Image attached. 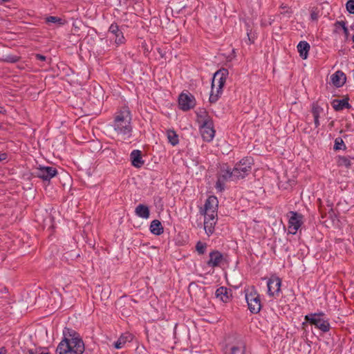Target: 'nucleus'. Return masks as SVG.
<instances>
[{
  "instance_id": "1",
  "label": "nucleus",
  "mask_w": 354,
  "mask_h": 354,
  "mask_svg": "<svg viewBox=\"0 0 354 354\" xmlns=\"http://www.w3.org/2000/svg\"><path fill=\"white\" fill-rule=\"evenodd\" d=\"M131 115L128 107H122L116 113L114 120V130L118 135H121L124 139L129 138L132 131L131 125Z\"/></svg>"
},
{
  "instance_id": "2",
  "label": "nucleus",
  "mask_w": 354,
  "mask_h": 354,
  "mask_svg": "<svg viewBox=\"0 0 354 354\" xmlns=\"http://www.w3.org/2000/svg\"><path fill=\"white\" fill-rule=\"evenodd\" d=\"M83 341L77 337L64 338L58 345L57 354H82L84 351Z\"/></svg>"
},
{
  "instance_id": "3",
  "label": "nucleus",
  "mask_w": 354,
  "mask_h": 354,
  "mask_svg": "<svg viewBox=\"0 0 354 354\" xmlns=\"http://www.w3.org/2000/svg\"><path fill=\"white\" fill-rule=\"evenodd\" d=\"M228 70L222 68L216 71L213 77L212 82V91L209 96V102H216L221 94L222 93V88L226 82L228 75Z\"/></svg>"
},
{
  "instance_id": "4",
  "label": "nucleus",
  "mask_w": 354,
  "mask_h": 354,
  "mask_svg": "<svg viewBox=\"0 0 354 354\" xmlns=\"http://www.w3.org/2000/svg\"><path fill=\"white\" fill-rule=\"evenodd\" d=\"M245 299L249 310L253 313L260 311L261 305L259 295L254 287H250L245 290Z\"/></svg>"
},
{
  "instance_id": "5",
  "label": "nucleus",
  "mask_w": 354,
  "mask_h": 354,
  "mask_svg": "<svg viewBox=\"0 0 354 354\" xmlns=\"http://www.w3.org/2000/svg\"><path fill=\"white\" fill-rule=\"evenodd\" d=\"M252 165V159L251 158H243L239 163L236 164L232 170V175L235 176L236 180L243 178L251 170Z\"/></svg>"
},
{
  "instance_id": "6",
  "label": "nucleus",
  "mask_w": 354,
  "mask_h": 354,
  "mask_svg": "<svg viewBox=\"0 0 354 354\" xmlns=\"http://www.w3.org/2000/svg\"><path fill=\"white\" fill-rule=\"evenodd\" d=\"M323 313L310 314L305 316V320L312 325H315L317 328L323 332H327L330 329L329 323L322 318Z\"/></svg>"
},
{
  "instance_id": "7",
  "label": "nucleus",
  "mask_w": 354,
  "mask_h": 354,
  "mask_svg": "<svg viewBox=\"0 0 354 354\" xmlns=\"http://www.w3.org/2000/svg\"><path fill=\"white\" fill-rule=\"evenodd\" d=\"M57 171L52 167H40L36 168L32 174L43 180H50L53 177L55 176Z\"/></svg>"
},
{
  "instance_id": "8",
  "label": "nucleus",
  "mask_w": 354,
  "mask_h": 354,
  "mask_svg": "<svg viewBox=\"0 0 354 354\" xmlns=\"http://www.w3.org/2000/svg\"><path fill=\"white\" fill-rule=\"evenodd\" d=\"M178 104L182 110L186 111L194 107L196 100L190 93H182L178 97Z\"/></svg>"
},
{
  "instance_id": "9",
  "label": "nucleus",
  "mask_w": 354,
  "mask_h": 354,
  "mask_svg": "<svg viewBox=\"0 0 354 354\" xmlns=\"http://www.w3.org/2000/svg\"><path fill=\"white\" fill-rule=\"evenodd\" d=\"M288 221V232L295 234L302 223V216L295 212H290Z\"/></svg>"
},
{
  "instance_id": "10",
  "label": "nucleus",
  "mask_w": 354,
  "mask_h": 354,
  "mask_svg": "<svg viewBox=\"0 0 354 354\" xmlns=\"http://www.w3.org/2000/svg\"><path fill=\"white\" fill-rule=\"evenodd\" d=\"M227 180H236L235 176L232 175V171L230 170H222L221 173L218 176V180L216 184V187L220 192L224 189L225 183Z\"/></svg>"
},
{
  "instance_id": "11",
  "label": "nucleus",
  "mask_w": 354,
  "mask_h": 354,
  "mask_svg": "<svg viewBox=\"0 0 354 354\" xmlns=\"http://www.w3.org/2000/svg\"><path fill=\"white\" fill-rule=\"evenodd\" d=\"M201 133L204 140L209 142L214 137L213 121H207L201 126Z\"/></svg>"
},
{
  "instance_id": "12",
  "label": "nucleus",
  "mask_w": 354,
  "mask_h": 354,
  "mask_svg": "<svg viewBox=\"0 0 354 354\" xmlns=\"http://www.w3.org/2000/svg\"><path fill=\"white\" fill-rule=\"evenodd\" d=\"M218 201L216 197L214 196H209L205 204L203 214L207 215L212 214L214 216H217V208Z\"/></svg>"
},
{
  "instance_id": "13",
  "label": "nucleus",
  "mask_w": 354,
  "mask_h": 354,
  "mask_svg": "<svg viewBox=\"0 0 354 354\" xmlns=\"http://www.w3.org/2000/svg\"><path fill=\"white\" fill-rule=\"evenodd\" d=\"M281 280L278 277L272 276L268 281V294L271 296L278 295L280 292Z\"/></svg>"
},
{
  "instance_id": "14",
  "label": "nucleus",
  "mask_w": 354,
  "mask_h": 354,
  "mask_svg": "<svg viewBox=\"0 0 354 354\" xmlns=\"http://www.w3.org/2000/svg\"><path fill=\"white\" fill-rule=\"evenodd\" d=\"M204 229L207 235H210L214 231V226L217 222V216L210 214L204 215Z\"/></svg>"
},
{
  "instance_id": "15",
  "label": "nucleus",
  "mask_w": 354,
  "mask_h": 354,
  "mask_svg": "<svg viewBox=\"0 0 354 354\" xmlns=\"http://www.w3.org/2000/svg\"><path fill=\"white\" fill-rule=\"evenodd\" d=\"M109 32L115 37V42L117 44H121L124 42V37L122 32L120 30L117 24H111L109 27Z\"/></svg>"
},
{
  "instance_id": "16",
  "label": "nucleus",
  "mask_w": 354,
  "mask_h": 354,
  "mask_svg": "<svg viewBox=\"0 0 354 354\" xmlns=\"http://www.w3.org/2000/svg\"><path fill=\"white\" fill-rule=\"evenodd\" d=\"M245 345L242 342H238L235 344L229 345L225 354H244Z\"/></svg>"
},
{
  "instance_id": "17",
  "label": "nucleus",
  "mask_w": 354,
  "mask_h": 354,
  "mask_svg": "<svg viewBox=\"0 0 354 354\" xmlns=\"http://www.w3.org/2000/svg\"><path fill=\"white\" fill-rule=\"evenodd\" d=\"M217 298H219L222 301L227 303L230 300L232 297V290L225 287H220L216 291Z\"/></svg>"
},
{
  "instance_id": "18",
  "label": "nucleus",
  "mask_w": 354,
  "mask_h": 354,
  "mask_svg": "<svg viewBox=\"0 0 354 354\" xmlns=\"http://www.w3.org/2000/svg\"><path fill=\"white\" fill-rule=\"evenodd\" d=\"M311 112L314 118L315 127L317 128L319 123V115L323 112V108L319 105L318 102H313L311 107Z\"/></svg>"
},
{
  "instance_id": "19",
  "label": "nucleus",
  "mask_w": 354,
  "mask_h": 354,
  "mask_svg": "<svg viewBox=\"0 0 354 354\" xmlns=\"http://www.w3.org/2000/svg\"><path fill=\"white\" fill-rule=\"evenodd\" d=\"M346 77L345 74L340 71H337L331 76V81L333 84L337 87H340L343 86L344 84L346 82Z\"/></svg>"
},
{
  "instance_id": "20",
  "label": "nucleus",
  "mask_w": 354,
  "mask_h": 354,
  "mask_svg": "<svg viewBox=\"0 0 354 354\" xmlns=\"http://www.w3.org/2000/svg\"><path fill=\"white\" fill-rule=\"evenodd\" d=\"M222 260V254L218 251H214L209 254V260L208 261L207 264L212 267L218 266Z\"/></svg>"
},
{
  "instance_id": "21",
  "label": "nucleus",
  "mask_w": 354,
  "mask_h": 354,
  "mask_svg": "<svg viewBox=\"0 0 354 354\" xmlns=\"http://www.w3.org/2000/svg\"><path fill=\"white\" fill-rule=\"evenodd\" d=\"M131 159L132 165L140 168L144 164V161L142 160L141 151L139 150H133L131 153Z\"/></svg>"
},
{
  "instance_id": "22",
  "label": "nucleus",
  "mask_w": 354,
  "mask_h": 354,
  "mask_svg": "<svg viewBox=\"0 0 354 354\" xmlns=\"http://www.w3.org/2000/svg\"><path fill=\"white\" fill-rule=\"evenodd\" d=\"M133 339V335L129 333L122 334L118 341L115 343V347L116 348H121L127 342H130Z\"/></svg>"
},
{
  "instance_id": "23",
  "label": "nucleus",
  "mask_w": 354,
  "mask_h": 354,
  "mask_svg": "<svg viewBox=\"0 0 354 354\" xmlns=\"http://www.w3.org/2000/svg\"><path fill=\"white\" fill-rule=\"evenodd\" d=\"M331 104L333 108L337 111H341L344 108L348 109L351 106L347 99L333 100Z\"/></svg>"
},
{
  "instance_id": "24",
  "label": "nucleus",
  "mask_w": 354,
  "mask_h": 354,
  "mask_svg": "<svg viewBox=\"0 0 354 354\" xmlns=\"http://www.w3.org/2000/svg\"><path fill=\"white\" fill-rule=\"evenodd\" d=\"M297 50L299 53V55L303 59H306L308 57V53L310 50V45L306 41H300L297 45Z\"/></svg>"
},
{
  "instance_id": "25",
  "label": "nucleus",
  "mask_w": 354,
  "mask_h": 354,
  "mask_svg": "<svg viewBox=\"0 0 354 354\" xmlns=\"http://www.w3.org/2000/svg\"><path fill=\"white\" fill-rule=\"evenodd\" d=\"M135 212L138 216L144 218H148L150 215L148 207L142 204L136 207Z\"/></svg>"
},
{
  "instance_id": "26",
  "label": "nucleus",
  "mask_w": 354,
  "mask_h": 354,
  "mask_svg": "<svg viewBox=\"0 0 354 354\" xmlns=\"http://www.w3.org/2000/svg\"><path fill=\"white\" fill-rule=\"evenodd\" d=\"M150 230L151 233L156 235H160L163 233V227L158 220H153L151 223Z\"/></svg>"
},
{
  "instance_id": "27",
  "label": "nucleus",
  "mask_w": 354,
  "mask_h": 354,
  "mask_svg": "<svg viewBox=\"0 0 354 354\" xmlns=\"http://www.w3.org/2000/svg\"><path fill=\"white\" fill-rule=\"evenodd\" d=\"M197 118L198 122L201 123V124H205L207 121H212L205 110H201L197 113Z\"/></svg>"
},
{
  "instance_id": "28",
  "label": "nucleus",
  "mask_w": 354,
  "mask_h": 354,
  "mask_svg": "<svg viewBox=\"0 0 354 354\" xmlns=\"http://www.w3.org/2000/svg\"><path fill=\"white\" fill-rule=\"evenodd\" d=\"M167 138L169 142L173 145H176L178 143V137L175 131L171 130H168L167 132Z\"/></svg>"
},
{
  "instance_id": "29",
  "label": "nucleus",
  "mask_w": 354,
  "mask_h": 354,
  "mask_svg": "<svg viewBox=\"0 0 354 354\" xmlns=\"http://www.w3.org/2000/svg\"><path fill=\"white\" fill-rule=\"evenodd\" d=\"M337 165L339 166H344L346 167H349L351 165L350 160L345 156H340L337 160Z\"/></svg>"
},
{
  "instance_id": "30",
  "label": "nucleus",
  "mask_w": 354,
  "mask_h": 354,
  "mask_svg": "<svg viewBox=\"0 0 354 354\" xmlns=\"http://www.w3.org/2000/svg\"><path fill=\"white\" fill-rule=\"evenodd\" d=\"M46 21L47 23H57L59 25L64 24V21L62 20V19L57 17L50 16L46 19Z\"/></svg>"
},
{
  "instance_id": "31",
  "label": "nucleus",
  "mask_w": 354,
  "mask_h": 354,
  "mask_svg": "<svg viewBox=\"0 0 354 354\" xmlns=\"http://www.w3.org/2000/svg\"><path fill=\"white\" fill-rule=\"evenodd\" d=\"M342 146H344V141L341 138H337L335 140L334 149L335 150L342 149Z\"/></svg>"
},
{
  "instance_id": "32",
  "label": "nucleus",
  "mask_w": 354,
  "mask_h": 354,
  "mask_svg": "<svg viewBox=\"0 0 354 354\" xmlns=\"http://www.w3.org/2000/svg\"><path fill=\"white\" fill-rule=\"evenodd\" d=\"M205 248L206 245L201 242H198L196 245V250L199 254H204Z\"/></svg>"
},
{
  "instance_id": "33",
  "label": "nucleus",
  "mask_w": 354,
  "mask_h": 354,
  "mask_svg": "<svg viewBox=\"0 0 354 354\" xmlns=\"http://www.w3.org/2000/svg\"><path fill=\"white\" fill-rule=\"evenodd\" d=\"M347 10L352 14H354V0H349L346 3Z\"/></svg>"
},
{
  "instance_id": "34",
  "label": "nucleus",
  "mask_w": 354,
  "mask_h": 354,
  "mask_svg": "<svg viewBox=\"0 0 354 354\" xmlns=\"http://www.w3.org/2000/svg\"><path fill=\"white\" fill-rule=\"evenodd\" d=\"M19 59V57H17V56H12V55H9L5 59L4 61L5 62H10V63H15L17 62H18Z\"/></svg>"
},
{
  "instance_id": "35",
  "label": "nucleus",
  "mask_w": 354,
  "mask_h": 354,
  "mask_svg": "<svg viewBox=\"0 0 354 354\" xmlns=\"http://www.w3.org/2000/svg\"><path fill=\"white\" fill-rule=\"evenodd\" d=\"M280 8L282 9V10H284L283 11H281L280 13L281 15H286V14H291L292 13V10L290 8L286 6H283V4H282L281 6H280Z\"/></svg>"
},
{
  "instance_id": "36",
  "label": "nucleus",
  "mask_w": 354,
  "mask_h": 354,
  "mask_svg": "<svg viewBox=\"0 0 354 354\" xmlns=\"http://www.w3.org/2000/svg\"><path fill=\"white\" fill-rule=\"evenodd\" d=\"M317 204H318V206H319V211L320 214H322V217L324 218L325 216V215L326 214V213L324 212V209L322 207V201H321L320 198H318Z\"/></svg>"
},
{
  "instance_id": "37",
  "label": "nucleus",
  "mask_w": 354,
  "mask_h": 354,
  "mask_svg": "<svg viewBox=\"0 0 354 354\" xmlns=\"http://www.w3.org/2000/svg\"><path fill=\"white\" fill-rule=\"evenodd\" d=\"M310 17L313 20H317L319 17V12L316 10H312Z\"/></svg>"
},
{
  "instance_id": "38",
  "label": "nucleus",
  "mask_w": 354,
  "mask_h": 354,
  "mask_svg": "<svg viewBox=\"0 0 354 354\" xmlns=\"http://www.w3.org/2000/svg\"><path fill=\"white\" fill-rule=\"evenodd\" d=\"M337 25L341 26L343 28L344 32L346 35H348V29L345 26V23L344 21H339V22L337 23Z\"/></svg>"
},
{
  "instance_id": "39",
  "label": "nucleus",
  "mask_w": 354,
  "mask_h": 354,
  "mask_svg": "<svg viewBox=\"0 0 354 354\" xmlns=\"http://www.w3.org/2000/svg\"><path fill=\"white\" fill-rule=\"evenodd\" d=\"M35 57L38 60H40L42 62L46 61V57L45 56L40 55V54H36Z\"/></svg>"
},
{
  "instance_id": "40",
  "label": "nucleus",
  "mask_w": 354,
  "mask_h": 354,
  "mask_svg": "<svg viewBox=\"0 0 354 354\" xmlns=\"http://www.w3.org/2000/svg\"><path fill=\"white\" fill-rule=\"evenodd\" d=\"M7 157H8L7 153H0V161L6 160Z\"/></svg>"
},
{
  "instance_id": "41",
  "label": "nucleus",
  "mask_w": 354,
  "mask_h": 354,
  "mask_svg": "<svg viewBox=\"0 0 354 354\" xmlns=\"http://www.w3.org/2000/svg\"><path fill=\"white\" fill-rule=\"evenodd\" d=\"M6 352H7V351L5 347H1L0 348V354H6Z\"/></svg>"
},
{
  "instance_id": "42",
  "label": "nucleus",
  "mask_w": 354,
  "mask_h": 354,
  "mask_svg": "<svg viewBox=\"0 0 354 354\" xmlns=\"http://www.w3.org/2000/svg\"><path fill=\"white\" fill-rule=\"evenodd\" d=\"M308 322H306H306H303V323H302V327H303V328H306V326H307V323H308Z\"/></svg>"
},
{
  "instance_id": "43",
  "label": "nucleus",
  "mask_w": 354,
  "mask_h": 354,
  "mask_svg": "<svg viewBox=\"0 0 354 354\" xmlns=\"http://www.w3.org/2000/svg\"><path fill=\"white\" fill-rule=\"evenodd\" d=\"M333 125H334V121H331V122H330V124H329V126H330V127H333Z\"/></svg>"
},
{
  "instance_id": "44",
  "label": "nucleus",
  "mask_w": 354,
  "mask_h": 354,
  "mask_svg": "<svg viewBox=\"0 0 354 354\" xmlns=\"http://www.w3.org/2000/svg\"><path fill=\"white\" fill-rule=\"evenodd\" d=\"M248 37H249V40H250V41H251V42H252V43H253V42H254V41H253V40H251V38L250 37L249 33H248Z\"/></svg>"
},
{
  "instance_id": "45",
  "label": "nucleus",
  "mask_w": 354,
  "mask_h": 354,
  "mask_svg": "<svg viewBox=\"0 0 354 354\" xmlns=\"http://www.w3.org/2000/svg\"><path fill=\"white\" fill-rule=\"evenodd\" d=\"M331 212H333V209L330 207L328 213L330 214Z\"/></svg>"
}]
</instances>
